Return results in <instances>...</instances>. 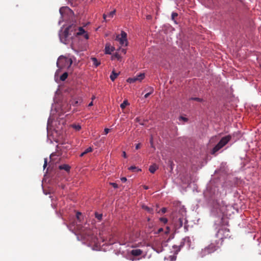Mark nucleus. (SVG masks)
<instances>
[{
    "label": "nucleus",
    "instance_id": "a18cd8bd",
    "mask_svg": "<svg viewBox=\"0 0 261 261\" xmlns=\"http://www.w3.org/2000/svg\"><path fill=\"white\" fill-rule=\"evenodd\" d=\"M169 232V228L168 227H167V230L165 231V233L167 234Z\"/></svg>",
    "mask_w": 261,
    "mask_h": 261
},
{
    "label": "nucleus",
    "instance_id": "9b49d317",
    "mask_svg": "<svg viewBox=\"0 0 261 261\" xmlns=\"http://www.w3.org/2000/svg\"><path fill=\"white\" fill-rule=\"evenodd\" d=\"M81 99H72L70 101V103L73 106H76L81 102Z\"/></svg>",
    "mask_w": 261,
    "mask_h": 261
},
{
    "label": "nucleus",
    "instance_id": "72a5a7b5",
    "mask_svg": "<svg viewBox=\"0 0 261 261\" xmlns=\"http://www.w3.org/2000/svg\"><path fill=\"white\" fill-rule=\"evenodd\" d=\"M113 57L115 58H117L118 60H119L121 57H120V56L118 53H116L114 55Z\"/></svg>",
    "mask_w": 261,
    "mask_h": 261
},
{
    "label": "nucleus",
    "instance_id": "a878e982",
    "mask_svg": "<svg viewBox=\"0 0 261 261\" xmlns=\"http://www.w3.org/2000/svg\"><path fill=\"white\" fill-rule=\"evenodd\" d=\"M128 169L132 171H135L136 170H137V171H141V169H137V168L135 166H130V167L128 168Z\"/></svg>",
    "mask_w": 261,
    "mask_h": 261
},
{
    "label": "nucleus",
    "instance_id": "f704fd0d",
    "mask_svg": "<svg viewBox=\"0 0 261 261\" xmlns=\"http://www.w3.org/2000/svg\"><path fill=\"white\" fill-rule=\"evenodd\" d=\"M110 184L112 185L114 188H117L118 187V185L116 183L111 182Z\"/></svg>",
    "mask_w": 261,
    "mask_h": 261
},
{
    "label": "nucleus",
    "instance_id": "c03bdc74",
    "mask_svg": "<svg viewBox=\"0 0 261 261\" xmlns=\"http://www.w3.org/2000/svg\"><path fill=\"white\" fill-rule=\"evenodd\" d=\"M107 17H108V15H106V14H104L103 15V19H104L106 21V18H107Z\"/></svg>",
    "mask_w": 261,
    "mask_h": 261
},
{
    "label": "nucleus",
    "instance_id": "39448f33",
    "mask_svg": "<svg viewBox=\"0 0 261 261\" xmlns=\"http://www.w3.org/2000/svg\"><path fill=\"white\" fill-rule=\"evenodd\" d=\"M68 29H65L62 33L59 34L61 41L64 43L67 44L69 42V39L71 38V33L68 32Z\"/></svg>",
    "mask_w": 261,
    "mask_h": 261
},
{
    "label": "nucleus",
    "instance_id": "c9c22d12",
    "mask_svg": "<svg viewBox=\"0 0 261 261\" xmlns=\"http://www.w3.org/2000/svg\"><path fill=\"white\" fill-rule=\"evenodd\" d=\"M179 119L180 120H184V121H188V118H186V117H182V116H180L179 117Z\"/></svg>",
    "mask_w": 261,
    "mask_h": 261
},
{
    "label": "nucleus",
    "instance_id": "1a4fd4ad",
    "mask_svg": "<svg viewBox=\"0 0 261 261\" xmlns=\"http://www.w3.org/2000/svg\"><path fill=\"white\" fill-rule=\"evenodd\" d=\"M114 47H111L109 44H107L105 46V53L106 54H111L114 50Z\"/></svg>",
    "mask_w": 261,
    "mask_h": 261
},
{
    "label": "nucleus",
    "instance_id": "b1692460",
    "mask_svg": "<svg viewBox=\"0 0 261 261\" xmlns=\"http://www.w3.org/2000/svg\"><path fill=\"white\" fill-rule=\"evenodd\" d=\"M95 217L99 221L102 219V215L100 214H98L97 213H95Z\"/></svg>",
    "mask_w": 261,
    "mask_h": 261
},
{
    "label": "nucleus",
    "instance_id": "79ce46f5",
    "mask_svg": "<svg viewBox=\"0 0 261 261\" xmlns=\"http://www.w3.org/2000/svg\"><path fill=\"white\" fill-rule=\"evenodd\" d=\"M161 211L163 213H165L166 212V208L165 207H163L161 209Z\"/></svg>",
    "mask_w": 261,
    "mask_h": 261
},
{
    "label": "nucleus",
    "instance_id": "864d4df0",
    "mask_svg": "<svg viewBox=\"0 0 261 261\" xmlns=\"http://www.w3.org/2000/svg\"><path fill=\"white\" fill-rule=\"evenodd\" d=\"M145 189H148V188H147V187H145Z\"/></svg>",
    "mask_w": 261,
    "mask_h": 261
},
{
    "label": "nucleus",
    "instance_id": "f03ea898",
    "mask_svg": "<svg viewBox=\"0 0 261 261\" xmlns=\"http://www.w3.org/2000/svg\"><path fill=\"white\" fill-rule=\"evenodd\" d=\"M72 64L71 58L60 56L58 59L57 66L59 69L68 68Z\"/></svg>",
    "mask_w": 261,
    "mask_h": 261
},
{
    "label": "nucleus",
    "instance_id": "603ef678",
    "mask_svg": "<svg viewBox=\"0 0 261 261\" xmlns=\"http://www.w3.org/2000/svg\"><path fill=\"white\" fill-rule=\"evenodd\" d=\"M220 239L222 240L223 238L222 237H220Z\"/></svg>",
    "mask_w": 261,
    "mask_h": 261
},
{
    "label": "nucleus",
    "instance_id": "0eeeda50",
    "mask_svg": "<svg viewBox=\"0 0 261 261\" xmlns=\"http://www.w3.org/2000/svg\"><path fill=\"white\" fill-rule=\"evenodd\" d=\"M65 29H68V32L69 33H71V38H72L73 36H74L75 33L74 32L76 30V26L75 24H72L71 25H69L67 28H66Z\"/></svg>",
    "mask_w": 261,
    "mask_h": 261
},
{
    "label": "nucleus",
    "instance_id": "de8ad7c7",
    "mask_svg": "<svg viewBox=\"0 0 261 261\" xmlns=\"http://www.w3.org/2000/svg\"><path fill=\"white\" fill-rule=\"evenodd\" d=\"M85 154H86V153H85V152L84 151L81 154L80 156H83Z\"/></svg>",
    "mask_w": 261,
    "mask_h": 261
},
{
    "label": "nucleus",
    "instance_id": "423d86ee",
    "mask_svg": "<svg viewBox=\"0 0 261 261\" xmlns=\"http://www.w3.org/2000/svg\"><path fill=\"white\" fill-rule=\"evenodd\" d=\"M127 34L124 31H121V37L119 35H117L115 40L119 41L121 45L125 44L127 45V41L126 39Z\"/></svg>",
    "mask_w": 261,
    "mask_h": 261
},
{
    "label": "nucleus",
    "instance_id": "7c9ffc66",
    "mask_svg": "<svg viewBox=\"0 0 261 261\" xmlns=\"http://www.w3.org/2000/svg\"><path fill=\"white\" fill-rule=\"evenodd\" d=\"M153 90L152 89H151L150 92H149L145 94L144 97L145 98H147L153 92Z\"/></svg>",
    "mask_w": 261,
    "mask_h": 261
},
{
    "label": "nucleus",
    "instance_id": "5701e85b",
    "mask_svg": "<svg viewBox=\"0 0 261 261\" xmlns=\"http://www.w3.org/2000/svg\"><path fill=\"white\" fill-rule=\"evenodd\" d=\"M92 60L93 61V63L95 65V66L97 67L100 64V63L98 62V61L95 58H92Z\"/></svg>",
    "mask_w": 261,
    "mask_h": 261
},
{
    "label": "nucleus",
    "instance_id": "20e7f679",
    "mask_svg": "<svg viewBox=\"0 0 261 261\" xmlns=\"http://www.w3.org/2000/svg\"><path fill=\"white\" fill-rule=\"evenodd\" d=\"M230 139L231 137L230 136H226L223 137L213 149L212 154L215 153L217 151L224 146L230 141Z\"/></svg>",
    "mask_w": 261,
    "mask_h": 261
},
{
    "label": "nucleus",
    "instance_id": "2eb2a0df",
    "mask_svg": "<svg viewBox=\"0 0 261 261\" xmlns=\"http://www.w3.org/2000/svg\"><path fill=\"white\" fill-rule=\"evenodd\" d=\"M118 75H119V73L115 72L114 71H113L110 75L111 80L112 81H114L115 80L117 77Z\"/></svg>",
    "mask_w": 261,
    "mask_h": 261
},
{
    "label": "nucleus",
    "instance_id": "cd10ccee",
    "mask_svg": "<svg viewBox=\"0 0 261 261\" xmlns=\"http://www.w3.org/2000/svg\"><path fill=\"white\" fill-rule=\"evenodd\" d=\"M92 148L91 147H89L88 148H87L85 151V153L87 154L89 152H92Z\"/></svg>",
    "mask_w": 261,
    "mask_h": 261
},
{
    "label": "nucleus",
    "instance_id": "473e14b6",
    "mask_svg": "<svg viewBox=\"0 0 261 261\" xmlns=\"http://www.w3.org/2000/svg\"><path fill=\"white\" fill-rule=\"evenodd\" d=\"M47 165V159L46 158L44 159V163L43 165V168L45 169Z\"/></svg>",
    "mask_w": 261,
    "mask_h": 261
},
{
    "label": "nucleus",
    "instance_id": "ddd939ff",
    "mask_svg": "<svg viewBox=\"0 0 261 261\" xmlns=\"http://www.w3.org/2000/svg\"><path fill=\"white\" fill-rule=\"evenodd\" d=\"M142 208L146 211L148 213L150 214H153V209L151 207H149L146 205H142Z\"/></svg>",
    "mask_w": 261,
    "mask_h": 261
},
{
    "label": "nucleus",
    "instance_id": "6e6552de",
    "mask_svg": "<svg viewBox=\"0 0 261 261\" xmlns=\"http://www.w3.org/2000/svg\"><path fill=\"white\" fill-rule=\"evenodd\" d=\"M142 253V250L140 249H133L130 251L131 254L135 256H139L141 255Z\"/></svg>",
    "mask_w": 261,
    "mask_h": 261
},
{
    "label": "nucleus",
    "instance_id": "bb28decb",
    "mask_svg": "<svg viewBox=\"0 0 261 261\" xmlns=\"http://www.w3.org/2000/svg\"><path fill=\"white\" fill-rule=\"evenodd\" d=\"M191 100H195L198 102H202L203 101V99L198 97H192L191 98Z\"/></svg>",
    "mask_w": 261,
    "mask_h": 261
},
{
    "label": "nucleus",
    "instance_id": "8fccbe9b",
    "mask_svg": "<svg viewBox=\"0 0 261 261\" xmlns=\"http://www.w3.org/2000/svg\"><path fill=\"white\" fill-rule=\"evenodd\" d=\"M95 98V96H93L92 97V100H94V99Z\"/></svg>",
    "mask_w": 261,
    "mask_h": 261
},
{
    "label": "nucleus",
    "instance_id": "2f4dec72",
    "mask_svg": "<svg viewBox=\"0 0 261 261\" xmlns=\"http://www.w3.org/2000/svg\"><path fill=\"white\" fill-rule=\"evenodd\" d=\"M82 215L81 213L80 212H77L76 214V217L77 220H79L80 221H81V220L80 219V216Z\"/></svg>",
    "mask_w": 261,
    "mask_h": 261
},
{
    "label": "nucleus",
    "instance_id": "e433bc0d",
    "mask_svg": "<svg viewBox=\"0 0 261 261\" xmlns=\"http://www.w3.org/2000/svg\"><path fill=\"white\" fill-rule=\"evenodd\" d=\"M177 16V14L176 13H172V18L174 19L175 17Z\"/></svg>",
    "mask_w": 261,
    "mask_h": 261
},
{
    "label": "nucleus",
    "instance_id": "f257e3e1",
    "mask_svg": "<svg viewBox=\"0 0 261 261\" xmlns=\"http://www.w3.org/2000/svg\"><path fill=\"white\" fill-rule=\"evenodd\" d=\"M79 233L83 240L89 244L90 245H94L98 248L99 245L98 244L97 239L94 236L92 230L90 229L83 228L79 226Z\"/></svg>",
    "mask_w": 261,
    "mask_h": 261
},
{
    "label": "nucleus",
    "instance_id": "dca6fc26",
    "mask_svg": "<svg viewBox=\"0 0 261 261\" xmlns=\"http://www.w3.org/2000/svg\"><path fill=\"white\" fill-rule=\"evenodd\" d=\"M63 12H71V10L68 7L62 8L60 9V12L62 15H63Z\"/></svg>",
    "mask_w": 261,
    "mask_h": 261
},
{
    "label": "nucleus",
    "instance_id": "5fc2aeb1",
    "mask_svg": "<svg viewBox=\"0 0 261 261\" xmlns=\"http://www.w3.org/2000/svg\"><path fill=\"white\" fill-rule=\"evenodd\" d=\"M228 236V234L227 233V234H226V237H227V236ZM225 237H226V236H225Z\"/></svg>",
    "mask_w": 261,
    "mask_h": 261
},
{
    "label": "nucleus",
    "instance_id": "c756f323",
    "mask_svg": "<svg viewBox=\"0 0 261 261\" xmlns=\"http://www.w3.org/2000/svg\"><path fill=\"white\" fill-rule=\"evenodd\" d=\"M160 220L161 222L164 223V224H166L168 222V219L166 218H160Z\"/></svg>",
    "mask_w": 261,
    "mask_h": 261
},
{
    "label": "nucleus",
    "instance_id": "9d476101",
    "mask_svg": "<svg viewBox=\"0 0 261 261\" xmlns=\"http://www.w3.org/2000/svg\"><path fill=\"white\" fill-rule=\"evenodd\" d=\"M59 169L60 170H64L65 171L67 172H69L70 169V167L67 164H63L61 165H60L59 167Z\"/></svg>",
    "mask_w": 261,
    "mask_h": 261
},
{
    "label": "nucleus",
    "instance_id": "ea45409f",
    "mask_svg": "<svg viewBox=\"0 0 261 261\" xmlns=\"http://www.w3.org/2000/svg\"><path fill=\"white\" fill-rule=\"evenodd\" d=\"M140 146H141V144L140 143H138L136 145V149H138L140 148Z\"/></svg>",
    "mask_w": 261,
    "mask_h": 261
},
{
    "label": "nucleus",
    "instance_id": "3c124183",
    "mask_svg": "<svg viewBox=\"0 0 261 261\" xmlns=\"http://www.w3.org/2000/svg\"><path fill=\"white\" fill-rule=\"evenodd\" d=\"M150 220V219L149 218H148V219H147L148 221H149Z\"/></svg>",
    "mask_w": 261,
    "mask_h": 261
},
{
    "label": "nucleus",
    "instance_id": "393cba45",
    "mask_svg": "<svg viewBox=\"0 0 261 261\" xmlns=\"http://www.w3.org/2000/svg\"><path fill=\"white\" fill-rule=\"evenodd\" d=\"M115 12H116V10H114L112 11H111V12H110L108 14V17L109 18H112L113 17V16L115 15Z\"/></svg>",
    "mask_w": 261,
    "mask_h": 261
},
{
    "label": "nucleus",
    "instance_id": "f3484780",
    "mask_svg": "<svg viewBox=\"0 0 261 261\" xmlns=\"http://www.w3.org/2000/svg\"><path fill=\"white\" fill-rule=\"evenodd\" d=\"M129 105L127 100H125L120 105V107L122 109H124L127 106Z\"/></svg>",
    "mask_w": 261,
    "mask_h": 261
},
{
    "label": "nucleus",
    "instance_id": "49530a36",
    "mask_svg": "<svg viewBox=\"0 0 261 261\" xmlns=\"http://www.w3.org/2000/svg\"><path fill=\"white\" fill-rule=\"evenodd\" d=\"M93 105V102L91 101L88 105L89 107L92 106Z\"/></svg>",
    "mask_w": 261,
    "mask_h": 261
},
{
    "label": "nucleus",
    "instance_id": "6ab92c4d",
    "mask_svg": "<svg viewBox=\"0 0 261 261\" xmlns=\"http://www.w3.org/2000/svg\"><path fill=\"white\" fill-rule=\"evenodd\" d=\"M137 81H138V79H137V77H133V78H128L127 80V82L128 83H133Z\"/></svg>",
    "mask_w": 261,
    "mask_h": 261
},
{
    "label": "nucleus",
    "instance_id": "f8f14e48",
    "mask_svg": "<svg viewBox=\"0 0 261 261\" xmlns=\"http://www.w3.org/2000/svg\"><path fill=\"white\" fill-rule=\"evenodd\" d=\"M224 232H225V233H228L229 232V230L227 228H224V229H219L218 231V232L217 233V237H220V235L222 234V233H224Z\"/></svg>",
    "mask_w": 261,
    "mask_h": 261
},
{
    "label": "nucleus",
    "instance_id": "4c0bfd02",
    "mask_svg": "<svg viewBox=\"0 0 261 261\" xmlns=\"http://www.w3.org/2000/svg\"><path fill=\"white\" fill-rule=\"evenodd\" d=\"M163 231V229L162 228H160L158 230V231L155 232L156 234H159Z\"/></svg>",
    "mask_w": 261,
    "mask_h": 261
},
{
    "label": "nucleus",
    "instance_id": "a211bd4d",
    "mask_svg": "<svg viewBox=\"0 0 261 261\" xmlns=\"http://www.w3.org/2000/svg\"><path fill=\"white\" fill-rule=\"evenodd\" d=\"M68 73L65 72H64L61 76H60V80L62 81H64L68 77Z\"/></svg>",
    "mask_w": 261,
    "mask_h": 261
},
{
    "label": "nucleus",
    "instance_id": "a19ab883",
    "mask_svg": "<svg viewBox=\"0 0 261 261\" xmlns=\"http://www.w3.org/2000/svg\"><path fill=\"white\" fill-rule=\"evenodd\" d=\"M121 181H122V182H125V181H126V180H127V179H126V177H122V178H121Z\"/></svg>",
    "mask_w": 261,
    "mask_h": 261
},
{
    "label": "nucleus",
    "instance_id": "4be33fe9",
    "mask_svg": "<svg viewBox=\"0 0 261 261\" xmlns=\"http://www.w3.org/2000/svg\"><path fill=\"white\" fill-rule=\"evenodd\" d=\"M72 127L77 131H79L81 129V126L79 124H72Z\"/></svg>",
    "mask_w": 261,
    "mask_h": 261
},
{
    "label": "nucleus",
    "instance_id": "09e8293b",
    "mask_svg": "<svg viewBox=\"0 0 261 261\" xmlns=\"http://www.w3.org/2000/svg\"><path fill=\"white\" fill-rule=\"evenodd\" d=\"M156 250V251L158 253H159V252H161V251H162V249H161V250Z\"/></svg>",
    "mask_w": 261,
    "mask_h": 261
},
{
    "label": "nucleus",
    "instance_id": "58836bf2",
    "mask_svg": "<svg viewBox=\"0 0 261 261\" xmlns=\"http://www.w3.org/2000/svg\"><path fill=\"white\" fill-rule=\"evenodd\" d=\"M109 131H110V129L107 128H105L104 129V132H105V135H107V134H108Z\"/></svg>",
    "mask_w": 261,
    "mask_h": 261
},
{
    "label": "nucleus",
    "instance_id": "37998d69",
    "mask_svg": "<svg viewBox=\"0 0 261 261\" xmlns=\"http://www.w3.org/2000/svg\"><path fill=\"white\" fill-rule=\"evenodd\" d=\"M122 156L126 158L127 156H126V152L125 151H123L122 152Z\"/></svg>",
    "mask_w": 261,
    "mask_h": 261
},
{
    "label": "nucleus",
    "instance_id": "c85d7f7f",
    "mask_svg": "<svg viewBox=\"0 0 261 261\" xmlns=\"http://www.w3.org/2000/svg\"><path fill=\"white\" fill-rule=\"evenodd\" d=\"M178 227H181L182 226V219L181 218H179L178 220Z\"/></svg>",
    "mask_w": 261,
    "mask_h": 261
},
{
    "label": "nucleus",
    "instance_id": "aec40b11",
    "mask_svg": "<svg viewBox=\"0 0 261 261\" xmlns=\"http://www.w3.org/2000/svg\"><path fill=\"white\" fill-rule=\"evenodd\" d=\"M137 77L138 81L141 82L145 77V75L143 73H140L138 75L136 76Z\"/></svg>",
    "mask_w": 261,
    "mask_h": 261
},
{
    "label": "nucleus",
    "instance_id": "7ed1b4c3",
    "mask_svg": "<svg viewBox=\"0 0 261 261\" xmlns=\"http://www.w3.org/2000/svg\"><path fill=\"white\" fill-rule=\"evenodd\" d=\"M217 244L218 243L216 241L215 243H211L207 247L202 249L200 253V256L203 257L206 255L212 253L216 251L219 248Z\"/></svg>",
    "mask_w": 261,
    "mask_h": 261
},
{
    "label": "nucleus",
    "instance_id": "412c9836",
    "mask_svg": "<svg viewBox=\"0 0 261 261\" xmlns=\"http://www.w3.org/2000/svg\"><path fill=\"white\" fill-rule=\"evenodd\" d=\"M85 32V30L81 27L79 28V32L76 33L77 35H81Z\"/></svg>",
    "mask_w": 261,
    "mask_h": 261
},
{
    "label": "nucleus",
    "instance_id": "4468645a",
    "mask_svg": "<svg viewBox=\"0 0 261 261\" xmlns=\"http://www.w3.org/2000/svg\"><path fill=\"white\" fill-rule=\"evenodd\" d=\"M158 168V166L155 164L150 166L149 170L151 173H154L156 169Z\"/></svg>",
    "mask_w": 261,
    "mask_h": 261
}]
</instances>
